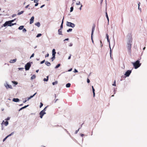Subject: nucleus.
Listing matches in <instances>:
<instances>
[{"instance_id":"nucleus-3","label":"nucleus","mask_w":147,"mask_h":147,"mask_svg":"<svg viewBox=\"0 0 147 147\" xmlns=\"http://www.w3.org/2000/svg\"><path fill=\"white\" fill-rule=\"evenodd\" d=\"M16 24V23H11L10 21H6L3 25L4 27H5L7 26H13L14 25Z\"/></svg>"},{"instance_id":"nucleus-25","label":"nucleus","mask_w":147,"mask_h":147,"mask_svg":"<svg viewBox=\"0 0 147 147\" xmlns=\"http://www.w3.org/2000/svg\"><path fill=\"white\" fill-rule=\"evenodd\" d=\"M63 19L64 18H63V20H62V23H61V26H60V29H61L63 28Z\"/></svg>"},{"instance_id":"nucleus-32","label":"nucleus","mask_w":147,"mask_h":147,"mask_svg":"<svg viewBox=\"0 0 147 147\" xmlns=\"http://www.w3.org/2000/svg\"><path fill=\"white\" fill-rule=\"evenodd\" d=\"M76 4L77 5H80V1H78L76 3Z\"/></svg>"},{"instance_id":"nucleus-14","label":"nucleus","mask_w":147,"mask_h":147,"mask_svg":"<svg viewBox=\"0 0 147 147\" xmlns=\"http://www.w3.org/2000/svg\"><path fill=\"white\" fill-rule=\"evenodd\" d=\"M13 101L14 102H17L19 101V99L18 98H14L13 99Z\"/></svg>"},{"instance_id":"nucleus-50","label":"nucleus","mask_w":147,"mask_h":147,"mask_svg":"<svg viewBox=\"0 0 147 147\" xmlns=\"http://www.w3.org/2000/svg\"><path fill=\"white\" fill-rule=\"evenodd\" d=\"M16 20V19H14V20H10V21L11 23H12V22H14V20Z\"/></svg>"},{"instance_id":"nucleus-46","label":"nucleus","mask_w":147,"mask_h":147,"mask_svg":"<svg viewBox=\"0 0 147 147\" xmlns=\"http://www.w3.org/2000/svg\"><path fill=\"white\" fill-rule=\"evenodd\" d=\"M80 128H79V129L78 130H76V131H75V134H77V133L79 131V129H80Z\"/></svg>"},{"instance_id":"nucleus-21","label":"nucleus","mask_w":147,"mask_h":147,"mask_svg":"<svg viewBox=\"0 0 147 147\" xmlns=\"http://www.w3.org/2000/svg\"><path fill=\"white\" fill-rule=\"evenodd\" d=\"M71 84L70 83H68L66 85V86L67 88H69L70 87Z\"/></svg>"},{"instance_id":"nucleus-38","label":"nucleus","mask_w":147,"mask_h":147,"mask_svg":"<svg viewBox=\"0 0 147 147\" xmlns=\"http://www.w3.org/2000/svg\"><path fill=\"white\" fill-rule=\"evenodd\" d=\"M10 119V117H7L6 119H5V120H6V121H7L9 120Z\"/></svg>"},{"instance_id":"nucleus-37","label":"nucleus","mask_w":147,"mask_h":147,"mask_svg":"<svg viewBox=\"0 0 147 147\" xmlns=\"http://www.w3.org/2000/svg\"><path fill=\"white\" fill-rule=\"evenodd\" d=\"M73 7H71V8H70V12H72L73 10Z\"/></svg>"},{"instance_id":"nucleus-51","label":"nucleus","mask_w":147,"mask_h":147,"mask_svg":"<svg viewBox=\"0 0 147 147\" xmlns=\"http://www.w3.org/2000/svg\"><path fill=\"white\" fill-rule=\"evenodd\" d=\"M74 73H77V72H78V71H77V70H76V69H74Z\"/></svg>"},{"instance_id":"nucleus-57","label":"nucleus","mask_w":147,"mask_h":147,"mask_svg":"<svg viewBox=\"0 0 147 147\" xmlns=\"http://www.w3.org/2000/svg\"><path fill=\"white\" fill-rule=\"evenodd\" d=\"M38 3H36L35 5V6H38Z\"/></svg>"},{"instance_id":"nucleus-23","label":"nucleus","mask_w":147,"mask_h":147,"mask_svg":"<svg viewBox=\"0 0 147 147\" xmlns=\"http://www.w3.org/2000/svg\"><path fill=\"white\" fill-rule=\"evenodd\" d=\"M48 78H49V77L48 76H47V78H45L44 79H43V80L44 81H46V82H47L48 81Z\"/></svg>"},{"instance_id":"nucleus-22","label":"nucleus","mask_w":147,"mask_h":147,"mask_svg":"<svg viewBox=\"0 0 147 147\" xmlns=\"http://www.w3.org/2000/svg\"><path fill=\"white\" fill-rule=\"evenodd\" d=\"M11 82L14 84L15 85H17L18 84V82L15 81H12Z\"/></svg>"},{"instance_id":"nucleus-27","label":"nucleus","mask_w":147,"mask_h":147,"mask_svg":"<svg viewBox=\"0 0 147 147\" xmlns=\"http://www.w3.org/2000/svg\"><path fill=\"white\" fill-rule=\"evenodd\" d=\"M92 90L93 94V97H94L95 96V90L94 88H93V89H92Z\"/></svg>"},{"instance_id":"nucleus-40","label":"nucleus","mask_w":147,"mask_h":147,"mask_svg":"<svg viewBox=\"0 0 147 147\" xmlns=\"http://www.w3.org/2000/svg\"><path fill=\"white\" fill-rule=\"evenodd\" d=\"M36 93L34 94L33 95L30 96V98L31 99L32 98H33L36 95Z\"/></svg>"},{"instance_id":"nucleus-52","label":"nucleus","mask_w":147,"mask_h":147,"mask_svg":"<svg viewBox=\"0 0 147 147\" xmlns=\"http://www.w3.org/2000/svg\"><path fill=\"white\" fill-rule=\"evenodd\" d=\"M73 45V44L72 43H70L69 45V46L71 47Z\"/></svg>"},{"instance_id":"nucleus-26","label":"nucleus","mask_w":147,"mask_h":147,"mask_svg":"<svg viewBox=\"0 0 147 147\" xmlns=\"http://www.w3.org/2000/svg\"><path fill=\"white\" fill-rule=\"evenodd\" d=\"M58 83V82L57 81H56L54 82H53L52 83V84L53 85H56Z\"/></svg>"},{"instance_id":"nucleus-45","label":"nucleus","mask_w":147,"mask_h":147,"mask_svg":"<svg viewBox=\"0 0 147 147\" xmlns=\"http://www.w3.org/2000/svg\"><path fill=\"white\" fill-rule=\"evenodd\" d=\"M43 105V104L42 102H40V108H41L42 106Z\"/></svg>"},{"instance_id":"nucleus-58","label":"nucleus","mask_w":147,"mask_h":147,"mask_svg":"<svg viewBox=\"0 0 147 147\" xmlns=\"http://www.w3.org/2000/svg\"><path fill=\"white\" fill-rule=\"evenodd\" d=\"M16 14H13V15L12 16V17H14L15 16H16Z\"/></svg>"},{"instance_id":"nucleus-4","label":"nucleus","mask_w":147,"mask_h":147,"mask_svg":"<svg viewBox=\"0 0 147 147\" xmlns=\"http://www.w3.org/2000/svg\"><path fill=\"white\" fill-rule=\"evenodd\" d=\"M4 86L7 89H12L13 87L11 85H9L7 82H5L4 84Z\"/></svg>"},{"instance_id":"nucleus-13","label":"nucleus","mask_w":147,"mask_h":147,"mask_svg":"<svg viewBox=\"0 0 147 147\" xmlns=\"http://www.w3.org/2000/svg\"><path fill=\"white\" fill-rule=\"evenodd\" d=\"M52 56H55V54H56V52H55V49H53L52 51Z\"/></svg>"},{"instance_id":"nucleus-6","label":"nucleus","mask_w":147,"mask_h":147,"mask_svg":"<svg viewBox=\"0 0 147 147\" xmlns=\"http://www.w3.org/2000/svg\"><path fill=\"white\" fill-rule=\"evenodd\" d=\"M31 66L30 62L27 63L25 65V69L26 70H28Z\"/></svg>"},{"instance_id":"nucleus-49","label":"nucleus","mask_w":147,"mask_h":147,"mask_svg":"<svg viewBox=\"0 0 147 147\" xmlns=\"http://www.w3.org/2000/svg\"><path fill=\"white\" fill-rule=\"evenodd\" d=\"M38 0H34V2L35 3H37L38 2Z\"/></svg>"},{"instance_id":"nucleus-54","label":"nucleus","mask_w":147,"mask_h":147,"mask_svg":"<svg viewBox=\"0 0 147 147\" xmlns=\"http://www.w3.org/2000/svg\"><path fill=\"white\" fill-rule=\"evenodd\" d=\"M82 5L81 4L80 7L79 8L80 10L82 9Z\"/></svg>"},{"instance_id":"nucleus-60","label":"nucleus","mask_w":147,"mask_h":147,"mask_svg":"<svg viewBox=\"0 0 147 147\" xmlns=\"http://www.w3.org/2000/svg\"><path fill=\"white\" fill-rule=\"evenodd\" d=\"M29 5H27V6H26L25 7V8H28V7H29Z\"/></svg>"},{"instance_id":"nucleus-5","label":"nucleus","mask_w":147,"mask_h":147,"mask_svg":"<svg viewBox=\"0 0 147 147\" xmlns=\"http://www.w3.org/2000/svg\"><path fill=\"white\" fill-rule=\"evenodd\" d=\"M67 26L74 28L75 27V25L74 24L70 22H67L66 23Z\"/></svg>"},{"instance_id":"nucleus-62","label":"nucleus","mask_w":147,"mask_h":147,"mask_svg":"<svg viewBox=\"0 0 147 147\" xmlns=\"http://www.w3.org/2000/svg\"><path fill=\"white\" fill-rule=\"evenodd\" d=\"M100 46L101 47H102V42L101 41H100Z\"/></svg>"},{"instance_id":"nucleus-61","label":"nucleus","mask_w":147,"mask_h":147,"mask_svg":"<svg viewBox=\"0 0 147 147\" xmlns=\"http://www.w3.org/2000/svg\"><path fill=\"white\" fill-rule=\"evenodd\" d=\"M138 9L139 10H140V11H141V8H140V7H138Z\"/></svg>"},{"instance_id":"nucleus-47","label":"nucleus","mask_w":147,"mask_h":147,"mask_svg":"<svg viewBox=\"0 0 147 147\" xmlns=\"http://www.w3.org/2000/svg\"><path fill=\"white\" fill-rule=\"evenodd\" d=\"M45 60H44L40 62V64H42L44 63L45 62Z\"/></svg>"},{"instance_id":"nucleus-33","label":"nucleus","mask_w":147,"mask_h":147,"mask_svg":"<svg viewBox=\"0 0 147 147\" xmlns=\"http://www.w3.org/2000/svg\"><path fill=\"white\" fill-rule=\"evenodd\" d=\"M106 37L107 40L109 39V35L108 34H106Z\"/></svg>"},{"instance_id":"nucleus-17","label":"nucleus","mask_w":147,"mask_h":147,"mask_svg":"<svg viewBox=\"0 0 147 147\" xmlns=\"http://www.w3.org/2000/svg\"><path fill=\"white\" fill-rule=\"evenodd\" d=\"M35 25L39 27L40 26V22H37L35 24Z\"/></svg>"},{"instance_id":"nucleus-36","label":"nucleus","mask_w":147,"mask_h":147,"mask_svg":"<svg viewBox=\"0 0 147 147\" xmlns=\"http://www.w3.org/2000/svg\"><path fill=\"white\" fill-rule=\"evenodd\" d=\"M41 35H42V34H38L37 35L36 37H40L41 36Z\"/></svg>"},{"instance_id":"nucleus-43","label":"nucleus","mask_w":147,"mask_h":147,"mask_svg":"<svg viewBox=\"0 0 147 147\" xmlns=\"http://www.w3.org/2000/svg\"><path fill=\"white\" fill-rule=\"evenodd\" d=\"M47 107H46L42 111H43V112H45V111H46V109L47 108Z\"/></svg>"},{"instance_id":"nucleus-20","label":"nucleus","mask_w":147,"mask_h":147,"mask_svg":"<svg viewBox=\"0 0 147 147\" xmlns=\"http://www.w3.org/2000/svg\"><path fill=\"white\" fill-rule=\"evenodd\" d=\"M36 77V76L35 75H33L31 77V80H33Z\"/></svg>"},{"instance_id":"nucleus-2","label":"nucleus","mask_w":147,"mask_h":147,"mask_svg":"<svg viewBox=\"0 0 147 147\" xmlns=\"http://www.w3.org/2000/svg\"><path fill=\"white\" fill-rule=\"evenodd\" d=\"M132 64L135 69H137L141 65V63H140V61L139 60L136 61L135 62H131Z\"/></svg>"},{"instance_id":"nucleus-35","label":"nucleus","mask_w":147,"mask_h":147,"mask_svg":"<svg viewBox=\"0 0 147 147\" xmlns=\"http://www.w3.org/2000/svg\"><path fill=\"white\" fill-rule=\"evenodd\" d=\"M55 59V56H53V57L52 58V61H53V60Z\"/></svg>"},{"instance_id":"nucleus-15","label":"nucleus","mask_w":147,"mask_h":147,"mask_svg":"<svg viewBox=\"0 0 147 147\" xmlns=\"http://www.w3.org/2000/svg\"><path fill=\"white\" fill-rule=\"evenodd\" d=\"M45 64L47 66H50L51 65V63L48 61H46L45 62Z\"/></svg>"},{"instance_id":"nucleus-9","label":"nucleus","mask_w":147,"mask_h":147,"mask_svg":"<svg viewBox=\"0 0 147 147\" xmlns=\"http://www.w3.org/2000/svg\"><path fill=\"white\" fill-rule=\"evenodd\" d=\"M94 30H95V27H94V26H93L92 28V33H91V40H92V42L93 43H94V41H93V40L92 35H93V34L94 32Z\"/></svg>"},{"instance_id":"nucleus-59","label":"nucleus","mask_w":147,"mask_h":147,"mask_svg":"<svg viewBox=\"0 0 147 147\" xmlns=\"http://www.w3.org/2000/svg\"><path fill=\"white\" fill-rule=\"evenodd\" d=\"M106 17L107 19L108 18H109L108 17V16L107 15V12L106 13Z\"/></svg>"},{"instance_id":"nucleus-55","label":"nucleus","mask_w":147,"mask_h":147,"mask_svg":"<svg viewBox=\"0 0 147 147\" xmlns=\"http://www.w3.org/2000/svg\"><path fill=\"white\" fill-rule=\"evenodd\" d=\"M107 40V41L109 43V46H110V40H109V39H108V40Z\"/></svg>"},{"instance_id":"nucleus-12","label":"nucleus","mask_w":147,"mask_h":147,"mask_svg":"<svg viewBox=\"0 0 147 147\" xmlns=\"http://www.w3.org/2000/svg\"><path fill=\"white\" fill-rule=\"evenodd\" d=\"M17 61V59H13V60H10L9 61L11 63H15Z\"/></svg>"},{"instance_id":"nucleus-64","label":"nucleus","mask_w":147,"mask_h":147,"mask_svg":"<svg viewBox=\"0 0 147 147\" xmlns=\"http://www.w3.org/2000/svg\"><path fill=\"white\" fill-rule=\"evenodd\" d=\"M72 70V69L71 68V69L69 70L68 71H71Z\"/></svg>"},{"instance_id":"nucleus-42","label":"nucleus","mask_w":147,"mask_h":147,"mask_svg":"<svg viewBox=\"0 0 147 147\" xmlns=\"http://www.w3.org/2000/svg\"><path fill=\"white\" fill-rule=\"evenodd\" d=\"M8 138V136H7L5 138H4L3 140V142H4Z\"/></svg>"},{"instance_id":"nucleus-10","label":"nucleus","mask_w":147,"mask_h":147,"mask_svg":"<svg viewBox=\"0 0 147 147\" xmlns=\"http://www.w3.org/2000/svg\"><path fill=\"white\" fill-rule=\"evenodd\" d=\"M9 124L8 122L7 121H3L1 123V125L4 124L5 126H7Z\"/></svg>"},{"instance_id":"nucleus-7","label":"nucleus","mask_w":147,"mask_h":147,"mask_svg":"<svg viewBox=\"0 0 147 147\" xmlns=\"http://www.w3.org/2000/svg\"><path fill=\"white\" fill-rule=\"evenodd\" d=\"M131 70H128L125 73V75L126 77H128L131 74Z\"/></svg>"},{"instance_id":"nucleus-31","label":"nucleus","mask_w":147,"mask_h":147,"mask_svg":"<svg viewBox=\"0 0 147 147\" xmlns=\"http://www.w3.org/2000/svg\"><path fill=\"white\" fill-rule=\"evenodd\" d=\"M109 48H110V57H111V47L110 46H109Z\"/></svg>"},{"instance_id":"nucleus-41","label":"nucleus","mask_w":147,"mask_h":147,"mask_svg":"<svg viewBox=\"0 0 147 147\" xmlns=\"http://www.w3.org/2000/svg\"><path fill=\"white\" fill-rule=\"evenodd\" d=\"M36 93L34 94L33 95L30 96V98L31 99L32 98H33L36 95Z\"/></svg>"},{"instance_id":"nucleus-29","label":"nucleus","mask_w":147,"mask_h":147,"mask_svg":"<svg viewBox=\"0 0 147 147\" xmlns=\"http://www.w3.org/2000/svg\"><path fill=\"white\" fill-rule=\"evenodd\" d=\"M14 132L11 133L10 134H9V135H8L7 136H8V137H9L10 136L13 135L14 134Z\"/></svg>"},{"instance_id":"nucleus-48","label":"nucleus","mask_w":147,"mask_h":147,"mask_svg":"<svg viewBox=\"0 0 147 147\" xmlns=\"http://www.w3.org/2000/svg\"><path fill=\"white\" fill-rule=\"evenodd\" d=\"M20 70H22L23 69V68H19L18 69Z\"/></svg>"},{"instance_id":"nucleus-34","label":"nucleus","mask_w":147,"mask_h":147,"mask_svg":"<svg viewBox=\"0 0 147 147\" xmlns=\"http://www.w3.org/2000/svg\"><path fill=\"white\" fill-rule=\"evenodd\" d=\"M22 32H26V30L25 28H23V29H22Z\"/></svg>"},{"instance_id":"nucleus-30","label":"nucleus","mask_w":147,"mask_h":147,"mask_svg":"<svg viewBox=\"0 0 147 147\" xmlns=\"http://www.w3.org/2000/svg\"><path fill=\"white\" fill-rule=\"evenodd\" d=\"M60 66V64H58L56 67H55V68L56 69L58 68Z\"/></svg>"},{"instance_id":"nucleus-44","label":"nucleus","mask_w":147,"mask_h":147,"mask_svg":"<svg viewBox=\"0 0 147 147\" xmlns=\"http://www.w3.org/2000/svg\"><path fill=\"white\" fill-rule=\"evenodd\" d=\"M34 53H33L32 55H31V56H30V59H31L32 57H34Z\"/></svg>"},{"instance_id":"nucleus-63","label":"nucleus","mask_w":147,"mask_h":147,"mask_svg":"<svg viewBox=\"0 0 147 147\" xmlns=\"http://www.w3.org/2000/svg\"><path fill=\"white\" fill-rule=\"evenodd\" d=\"M45 6V5H43L40 7L41 8H42Z\"/></svg>"},{"instance_id":"nucleus-16","label":"nucleus","mask_w":147,"mask_h":147,"mask_svg":"<svg viewBox=\"0 0 147 147\" xmlns=\"http://www.w3.org/2000/svg\"><path fill=\"white\" fill-rule=\"evenodd\" d=\"M29 106L28 105H26V106H25L24 107H22L19 110V111H21V110H22V109H24L26 108L27 107H28Z\"/></svg>"},{"instance_id":"nucleus-19","label":"nucleus","mask_w":147,"mask_h":147,"mask_svg":"<svg viewBox=\"0 0 147 147\" xmlns=\"http://www.w3.org/2000/svg\"><path fill=\"white\" fill-rule=\"evenodd\" d=\"M58 34L59 35H62V32H61V29H59V30H58Z\"/></svg>"},{"instance_id":"nucleus-1","label":"nucleus","mask_w":147,"mask_h":147,"mask_svg":"<svg viewBox=\"0 0 147 147\" xmlns=\"http://www.w3.org/2000/svg\"><path fill=\"white\" fill-rule=\"evenodd\" d=\"M132 43V38L130 36L127 39V47L128 52L129 53L131 52V48Z\"/></svg>"},{"instance_id":"nucleus-28","label":"nucleus","mask_w":147,"mask_h":147,"mask_svg":"<svg viewBox=\"0 0 147 147\" xmlns=\"http://www.w3.org/2000/svg\"><path fill=\"white\" fill-rule=\"evenodd\" d=\"M72 29L70 28L67 30V32H71L72 31Z\"/></svg>"},{"instance_id":"nucleus-24","label":"nucleus","mask_w":147,"mask_h":147,"mask_svg":"<svg viewBox=\"0 0 147 147\" xmlns=\"http://www.w3.org/2000/svg\"><path fill=\"white\" fill-rule=\"evenodd\" d=\"M24 12V11H22L19 12H18L17 14L18 15H20L22 14Z\"/></svg>"},{"instance_id":"nucleus-53","label":"nucleus","mask_w":147,"mask_h":147,"mask_svg":"<svg viewBox=\"0 0 147 147\" xmlns=\"http://www.w3.org/2000/svg\"><path fill=\"white\" fill-rule=\"evenodd\" d=\"M90 82V80L88 79H87V82L88 83H89Z\"/></svg>"},{"instance_id":"nucleus-8","label":"nucleus","mask_w":147,"mask_h":147,"mask_svg":"<svg viewBox=\"0 0 147 147\" xmlns=\"http://www.w3.org/2000/svg\"><path fill=\"white\" fill-rule=\"evenodd\" d=\"M46 113L45 112H43V111H41L39 113L40 118L41 119L42 118L43 116L45 114H46Z\"/></svg>"},{"instance_id":"nucleus-11","label":"nucleus","mask_w":147,"mask_h":147,"mask_svg":"<svg viewBox=\"0 0 147 147\" xmlns=\"http://www.w3.org/2000/svg\"><path fill=\"white\" fill-rule=\"evenodd\" d=\"M34 16H32L30 20V24H32L34 22Z\"/></svg>"},{"instance_id":"nucleus-56","label":"nucleus","mask_w":147,"mask_h":147,"mask_svg":"<svg viewBox=\"0 0 147 147\" xmlns=\"http://www.w3.org/2000/svg\"><path fill=\"white\" fill-rule=\"evenodd\" d=\"M49 56V54L48 53H47L45 56V57H48Z\"/></svg>"},{"instance_id":"nucleus-18","label":"nucleus","mask_w":147,"mask_h":147,"mask_svg":"<svg viewBox=\"0 0 147 147\" xmlns=\"http://www.w3.org/2000/svg\"><path fill=\"white\" fill-rule=\"evenodd\" d=\"M24 27V26H21L18 28V29L19 30H22L23 29Z\"/></svg>"},{"instance_id":"nucleus-39","label":"nucleus","mask_w":147,"mask_h":147,"mask_svg":"<svg viewBox=\"0 0 147 147\" xmlns=\"http://www.w3.org/2000/svg\"><path fill=\"white\" fill-rule=\"evenodd\" d=\"M112 85H113V86H116V81H115V80L114 81V82L113 83V84H112Z\"/></svg>"}]
</instances>
